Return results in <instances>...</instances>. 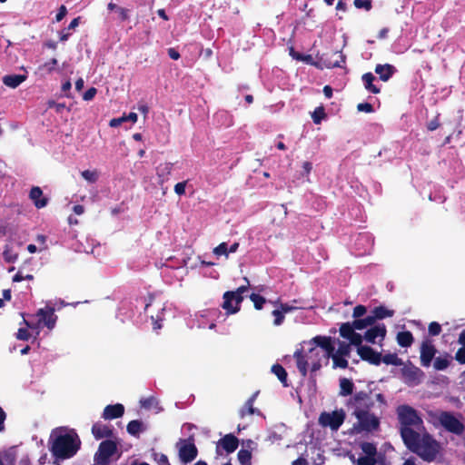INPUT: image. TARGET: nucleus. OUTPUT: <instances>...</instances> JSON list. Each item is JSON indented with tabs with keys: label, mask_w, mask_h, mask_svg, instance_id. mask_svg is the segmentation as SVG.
Listing matches in <instances>:
<instances>
[{
	"label": "nucleus",
	"mask_w": 465,
	"mask_h": 465,
	"mask_svg": "<svg viewBox=\"0 0 465 465\" xmlns=\"http://www.w3.org/2000/svg\"><path fill=\"white\" fill-rule=\"evenodd\" d=\"M450 356L449 354H446L445 357H437L435 358L434 360V363H433V367L436 371H443V370H446L450 363Z\"/></svg>",
	"instance_id": "2f4dec72"
},
{
	"label": "nucleus",
	"mask_w": 465,
	"mask_h": 465,
	"mask_svg": "<svg viewBox=\"0 0 465 465\" xmlns=\"http://www.w3.org/2000/svg\"><path fill=\"white\" fill-rule=\"evenodd\" d=\"M376 458L362 456L358 459L357 465H376Z\"/></svg>",
	"instance_id": "4d7b16f0"
},
{
	"label": "nucleus",
	"mask_w": 465,
	"mask_h": 465,
	"mask_svg": "<svg viewBox=\"0 0 465 465\" xmlns=\"http://www.w3.org/2000/svg\"><path fill=\"white\" fill-rule=\"evenodd\" d=\"M239 439L232 433H228L222 437L216 443V452L222 455L223 451L227 454L234 452L239 446Z\"/></svg>",
	"instance_id": "f8f14e48"
},
{
	"label": "nucleus",
	"mask_w": 465,
	"mask_h": 465,
	"mask_svg": "<svg viewBox=\"0 0 465 465\" xmlns=\"http://www.w3.org/2000/svg\"><path fill=\"white\" fill-rule=\"evenodd\" d=\"M332 341L331 337L330 336H315L312 339V342L316 346L321 347L322 349H325L328 345Z\"/></svg>",
	"instance_id": "e433bc0d"
},
{
	"label": "nucleus",
	"mask_w": 465,
	"mask_h": 465,
	"mask_svg": "<svg viewBox=\"0 0 465 465\" xmlns=\"http://www.w3.org/2000/svg\"><path fill=\"white\" fill-rule=\"evenodd\" d=\"M31 334L26 328H20L16 333V339L20 341H28Z\"/></svg>",
	"instance_id": "13d9d810"
},
{
	"label": "nucleus",
	"mask_w": 465,
	"mask_h": 465,
	"mask_svg": "<svg viewBox=\"0 0 465 465\" xmlns=\"http://www.w3.org/2000/svg\"><path fill=\"white\" fill-rule=\"evenodd\" d=\"M332 55L336 56L337 58H340L341 60L340 61L339 60H335L333 62H331V61H329V62L324 61V64L328 68L340 67L341 66V62H342V63L345 62V57L342 55V54L341 52H333Z\"/></svg>",
	"instance_id": "37998d69"
},
{
	"label": "nucleus",
	"mask_w": 465,
	"mask_h": 465,
	"mask_svg": "<svg viewBox=\"0 0 465 465\" xmlns=\"http://www.w3.org/2000/svg\"><path fill=\"white\" fill-rule=\"evenodd\" d=\"M244 280L246 281L247 285L240 286L235 291H232L237 296V304L242 302L244 299L242 294L246 292L249 288V280L246 277L244 278Z\"/></svg>",
	"instance_id": "c03bdc74"
},
{
	"label": "nucleus",
	"mask_w": 465,
	"mask_h": 465,
	"mask_svg": "<svg viewBox=\"0 0 465 465\" xmlns=\"http://www.w3.org/2000/svg\"><path fill=\"white\" fill-rule=\"evenodd\" d=\"M454 359L460 364H465V347H460L455 353Z\"/></svg>",
	"instance_id": "680f3d73"
},
{
	"label": "nucleus",
	"mask_w": 465,
	"mask_h": 465,
	"mask_svg": "<svg viewBox=\"0 0 465 465\" xmlns=\"http://www.w3.org/2000/svg\"><path fill=\"white\" fill-rule=\"evenodd\" d=\"M92 434L95 440L106 439L112 440L114 437V429L112 426L104 424L102 422H95L92 426Z\"/></svg>",
	"instance_id": "a211bd4d"
},
{
	"label": "nucleus",
	"mask_w": 465,
	"mask_h": 465,
	"mask_svg": "<svg viewBox=\"0 0 465 465\" xmlns=\"http://www.w3.org/2000/svg\"><path fill=\"white\" fill-rule=\"evenodd\" d=\"M355 332L354 327L351 322H344L340 326V335L349 340V338Z\"/></svg>",
	"instance_id": "c9c22d12"
},
{
	"label": "nucleus",
	"mask_w": 465,
	"mask_h": 465,
	"mask_svg": "<svg viewBox=\"0 0 465 465\" xmlns=\"http://www.w3.org/2000/svg\"><path fill=\"white\" fill-rule=\"evenodd\" d=\"M437 420L439 423L448 431L456 435H461L465 430L464 424L458 420L450 411H440Z\"/></svg>",
	"instance_id": "6e6552de"
},
{
	"label": "nucleus",
	"mask_w": 465,
	"mask_h": 465,
	"mask_svg": "<svg viewBox=\"0 0 465 465\" xmlns=\"http://www.w3.org/2000/svg\"><path fill=\"white\" fill-rule=\"evenodd\" d=\"M272 372L277 376L279 381L284 385L287 386V371L279 363H275L272 366Z\"/></svg>",
	"instance_id": "c756f323"
},
{
	"label": "nucleus",
	"mask_w": 465,
	"mask_h": 465,
	"mask_svg": "<svg viewBox=\"0 0 465 465\" xmlns=\"http://www.w3.org/2000/svg\"><path fill=\"white\" fill-rule=\"evenodd\" d=\"M186 183H187L186 181L181 182V183H177L174 185V192H175V193L178 194V195H183L185 193Z\"/></svg>",
	"instance_id": "338daca9"
},
{
	"label": "nucleus",
	"mask_w": 465,
	"mask_h": 465,
	"mask_svg": "<svg viewBox=\"0 0 465 465\" xmlns=\"http://www.w3.org/2000/svg\"><path fill=\"white\" fill-rule=\"evenodd\" d=\"M57 64H58L57 60L55 58H52L48 62H45V64L39 65L38 71L44 72L45 74H51L53 71H54Z\"/></svg>",
	"instance_id": "4c0bfd02"
},
{
	"label": "nucleus",
	"mask_w": 465,
	"mask_h": 465,
	"mask_svg": "<svg viewBox=\"0 0 465 465\" xmlns=\"http://www.w3.org/2000/svg\"><path fill=\"white\" fill-rule=\"evenodd\" d=\"M361 449L364 453V456L369 458H376L377 448L374 443L371 442H362L361 444Z\"/></svg>",
	"instance_id": "72a5a7b5"
},
{
	"label": "nucleus",
	"mask_w": 465,
	"mask_h": 465,
	"mask_svg": "<svg viewBox=\"0 0 465 465\" xmlns=\"http://www.w3.org/2000/svg\"><path fill=\"white\" fill-rule=\"evenodd\" d=\"M349 341L351 345L357 346L359 348L360 346H362V336L360 333L354 332L350 338Z\"/></svg>",
	"instance_id": "5fc2aeb1"
},
{
	"label": "nucleus",
	"mask_w": 465,
	"mask_h": 465,
	"mask_svg": "<svg viewBox=\"0 0 465 465\" xmlns=\"http://www.w3.org/2000/svg\"><path fill=\"white\" fill-rule=\"evenodd\" d=\"M213 253L218 255V256H221V255H228V245L226 242H222L220 243L218 246H216L214 249H213Z\"/></svg>",
	"instance_id": "3c124183"
},
{
	"label": "nucleus",
	"mask_w": 465,
	"mask_h": 465,
	"mask_svg": "<svg viewBox=\"0 0 465 465\" xmlns=\"http://www.w3.org/2000/svg\"><path fill=\"white\" fill-rule=\"evenodd\" d=\"M47 106L48 108H54L56 113H61L65 108V104L50 100L47 102Z\"/></svg>",
	"instance_id": "052dcab7"
},
{
	"label": "nucleus",
	"mask_w": 465,
	"mask_h": 465,
	"mask_svg": "<svg viewBox=\"0 0 465 465\" xmlns=\"http://www.w3.org/2000/svg\"><path fill=\"white\" fill-rule=\"evenodd\" d=\"M38 322L43 323L48 329H53L55 325L57 316L54 314L53 307L46 306L37 312Z\"/></svg>",
	"instance_id": "dca6fc26"
},
{
	"label": "nucleus",
	"mask_w": 465,
	"mask_h": 465,
	"mask_svg": "<svg viewBox=\"0 0 465 465\" xmlns=\"http://www.w3.org/2000/svg\"><path fill=\"white\" fill-rule=\"evenodd\" d=\"M372 313H374L377 320H381L387 317H392L394 315V311L388 310L384 306L381 305L375 307L372 311Z\"/></svg>",
	"instance_id": "7c9ffc66"
},
{
	"label": "nucleus",
	"mask_w": 465,
	"mask_h": 465,
	"mask_svg": "<svg viewBox=\"0 0 465 465\" xmlns=\"http://www.w3.org/2000/svg\"><path fill=\"white\" fill-rule=\"evenodd\" d=\"M259 394V391L254 392L245 402L244 406L240 411V417L244 418L246 415H252L260 413V411L253 407V403Z\"/></svg>",
	"instance_id": "b1692460"
},
{
	"label": "nucleus",
	"mask_w": 465,
	"mask_h": 465,
	"mask_svg": "<svg viewBox=\"0 0 465 465\" xmlns=\"http://www.w3.org/2000/svg\"><path fill=\"white\" fill-rule=\"evenodd\" d=\"M66 14H67V9H66L65 5H62L59 7L58 12L55 16L56 22H60L61 20H63L64 18V16L66 15Z\"/></svg>",
	"instance_id": "774afa93"
},
{
	"label": "nucleus",
	"mask_w": 465,
	"mask_h": 465,
	"mask_svg": "<svg viewBox=\"0 0 465 465\" xmlns=\"http://www.w3.org/2000/svg\"><path fill=\"white\" fill-rule=\"evenodd\" d=\"M257 447V443L252 440H242V448L237 453V458L241 465H251L252 450Z\"/></svg>",
	"instance_id": "4468645a"
},
{
	"label": "nucleus",
	"mask_w": 465,
	"mask_h": 465,
	"mask_svg": "<svg viewBox=\"0 0 465 465\" xmlns=\"http://www.w3.org/2000/svg\"><path fill=\"white\" fill-rule=\"evenodd\" d=\"M3 84L10 88L18 87L23 82L26 80L25 74H6L3 77Z\"/></svg>",
	"instance_id": "a878e982"
},
{
	"label": "nucleus",
	"mask_w": 465,
	"mask_h": 465,
	"mask_svg": "<svg viewBox=\"0 0 465 465\" xmlns=\"http://www.w3.org/2000/svg\"><path fill=\"white\" fill-rule=\"evenodd\" d=\"M82 177L89 183H95L98 180V173L96 171L84 170L81 173Z\"/></svg>",
	"instance_id": "a18cd8bd"
},
{
	"label": "nucleus",
	"mask_w": 465,
	"mask_h": 465,
	"mask_svg": "<svg viewBox=\"0 0 465 465\" xmlns=\"http://www.w3.org/2000/svg\"><path fill=\"white\" fill-rule=\"evenodd\" d=\"M222 308L227 314H234L241 309V303L237 304V296L232 291H227L223 295Z\"/></svg>",
	"instance_id": "f3484780"
},
{
	"label": "nucleus",
	"mask_w": 465,
	"mask_h": 465,
	"mask_svg": "<svg viewBox=\"0 0 465 465\" xmlns=\"http://www.w3.org/2000/svg\"><path fill=\"white\" fill-rule=\"evenodd\" d=\"M97 93V90L95 87H90L83 95V99L84 101H91L94 98L95 94Z\"/></svg>",
	"instance_id": "0e129e2a"
},
{
	"label": "nucleus",
	"mask_w": 465,
	"mask_h": 465,
	"mask_svg": "<svg viewBox=\"0 0 465 465\" xmlns=\"http://www.w3.org/2000/svg\"><path fill=\"white\" fill-rule=\"evenodd\" d=\"M364 87L367 91L371 94H377L381 92V89L373 84V81L376 79L372 73H365L361 76Z\"/></svg>",
	"instance_id": "cd10ccee"
},
{
	"label": "nucleus",
	"mask_w": 465,
	"mask_h": 465,
	"mask_svg": "<svg viewBox=\"0 0 465 465\" xmlns=\"http://www.w3.org/2000/svg\"><path fill=\"white\" fill-rule=\"evenodd\" d=\"M272 314L274 316L273 324L276 326L281 325L284 321V314L283 312L279 310H273Z\"/></svg>",
	"instance_id": "603ef678"
},
{
	"label": "nucleus",
	"mask_w": 465,
	"mask_h": 465,
	"mask_svg": "<svg viewBox=\"0 0 465 465\" xmlns=\"http://www.w3.org/2000/svg\"><path fill=\"white\" fill-rule=\"evenodd\" d=\"M357 353L362 361L372 365H380L381 362V353L376 351L370 346H360L357 348Z\"/></svg>",
	"instance_id": "2eb2a0df"
},
{
	"label": "nucleus",
	"mask_w": 465,
	"mask_h": 465,
	"mask_svg": "<svg viewBox=\"0 0 465 465\" xmlns=\"http://www.w3.org/2000/svg\"><path fill=\"white\" fill-rule=\"evenodd\" d=\"M319 351H316L315 348H312L309 350L308 354L303 352L302 349H299L294 352L293 357L296 360L297 369L302 378L307 376L309 361L312 360L313 356L318 357Z\"/></svg>",
	"instance_id": "9b49d317"
},
{
	"label": "nucleus",
	"mask_w": 465,
	"mask_h": 465,
	"mask_svg": "<svg viewBox=\"0 0 465 465\" xmlns=\"http://www.w3.org/2000/svg\"><path fill=\"white\" fill-rule=\"evenodd\" d=\"M357 109L360 112H365V113H372L374 111L372 104H369V103L359 104L357 105Z\"/></svg>",
	"instance_id": "69168bd1"
},
{
	"label": "nucleus",
	"mask_w": 465,
	"mask_h": 465,
	"mask_svg": "<svg viewBox=\"0 0 465 465\" xmlns=\"http://www.w3.org/2000/svg\"><path fill=\"white\" fill-rule=\"evenodd\" d=\"M402 365L403 367L401 369V372L405 384L413 387L421 383L425 374L419 367L415 366L410 361Z\"/></svg>",
	"instance_id": "1a4fd4ad"
},
{
	"label": "nucleus",
	"mask_w": 465,
	"mask_h": 465,
	"mask_svg": "<svg viewBox=\"0 0 465 465\" xmlns=\"http://www.w3.org/2000/svg\"><path fill=\"white\" fill-rule=\"evenodd\" d=\"M338 356L349 357L351 354V344L346 342H340L339 348L336 351Z\"/></svg>",
	"instance_id": "de8ad7c7"
},
{
	"label": "nucleus",
	"mask_w": 465,
	"mask_h": 465,
	"mask_svg": "<svg viewBox=\"0 0 465 465\" xmlns=\"http://www.w3.org/2000/svg\"><path fill=\"white\" fill-rule=\"evenodd\" d=\"M146 429V425L139 420H133L129 421L126 427L127 432L134 437H139L140 433L145 431Z\"/></svg>",
	"instance_id": "393cba45"
},
{
	"label": "nucleus",
	"mask_w": 465,
	"mask_h": 465,
	"mask_svg": "<svg viewBox=\"0 0 465 465\" xmlns=\"http://www.w3.org/2000/svg\"><path fill=\"white\" fill-rule=\"evenodd\" d=\"M250 300L253 302V306L256 310H262L263 305L266 303V299L257 293H252L250 296Z\"/></svg>",
	"instance_id": "ea45409f"
},
{
	"label": "nucleus",
	"mask_w": 465,
	"mask_h": 465,
	"mask_svg": "<svg viewBox=\"0 0 465 465\" xmlns=\"http://www.w3.org/2000/svg\"><path fill=\"white\" fill-rule=\"evenodd\" d=\"M3 256L6 262H15L18 258V254L14 252L13 250L7 246L3 252Z\"/></svg>",
	"instance_id": "49530a36"
},
{
	"label": "nucleus",
	"mask_w": 465,
	"mask_h": 465,
	"mask_svg": "<svg viewBox=\"0 0 465 465\" xmlns=\"http://www.w3.org/2000/svg\"><path fill=\"white\" fill-rule=\"evenodd\" d=\"M118 14V18L121 22L127 21L130 18L129 13L130 10L122 6H119L116 10Z\"/></svg>",
	"instance_id": "864d4df0"
},
{
	"label": "nucleus",
	"mask_w": 465,
	"mask_h": 465,
	"mask_svg": "<svg viewBox=\"0 0 465 465\" xmlns=\"http://www.w3.org/2000/svg\"><path fill=\"white\" fill-rule=\"evenodd\" d=\"M440 114L438 113L436 116L427 124V129L429 131H435L440 126Z\"/></svg>",
	"instance_id": "8fccbe9b"
},
{
	"label": "nucleus",
	"mask_w": 465,
	"mask_h": 465,
	"mask_svg": "<svg viewBox=\"0 0 465 465\" xmlns=\"http://www.w3.org/2000/svg\"><path fill=\"white\" fill-rule=\"evenodd\" d=\"M381 361L387 365L400 366L403 364L402 360L396 353L381 355Z\"/></svg>",
	"instance_id": "473e14b6"
},
{
	"label": "nucleus",
	"mask_w": 465,
	"mask_h": 465,
	"mask_svg": "<svg viewBox=\"0 0 465 465\" xmlns=\"http://www.w3.org/2000/svg\"><path fill=\"white\" fill-rule=\"evenodd\" d=\"M367 312V309L364 305H357L353 309L352 316L355 319H360V317L363 316Z\"/></svg>",
	"instance_id": "bf43d9fd"
},
{
	"label": "nucleus",
	"mask_w": 465,
	"mask_h": 465,
	"mask_svg": "<svg viewBox=\"0 0 465 465\" xmlns=\"http://www.w3.org/2000/svg\"><path fill=\"white\" fill-rule=\"evenodd\" d=\"M17 447L12 446L0 451V465H14L16 461Z\"/></svg>",
	"instance_id": "5701e85b"
},
{
	"label": "nucleus",
	"mask_w": 465,
	"mask_h": 465,
	"mask_svg": "<svg viewBox=\"0 0 465 465\" xmlns=\"http://www.w3.org/2000/svg\"><path fill=\"white\" fill-rule=\"evenodd\" d=\"M396 341L401 347L408 348L413 343L414 338L410 331H403L397 333Z\"/></svg>",
	"instance_id": "bb28decb"
},
{
	"label": "nucleus",
	"mask_w": 465,
	"mask_h": 465,
	"mask_svg": "<svg viewBox=\"0 0 465 465\" xmlns=\"http://www.w3.org/2000/svg\"><path fill=\"white\" fill-rule=\"evenodd\" d=\"M29 198L32 200L35 206L38 209L45 207L48 203V199L43 196V191L38 186H34L31 189Z\"/></svg>",
	"instance_id": "4be33fe9"
},
{
	"label": "nucleus",
	"mask_w": 465,
	"mask_h": 465,
	"mask_svg": "<svg viewBox=\"0 0 465 465\" xmlns=\"http://www.w3.org/2000/svg\"><path fill=\"white\" fill-rule=\"evenodd\" d=\"M345 412L343 410L334 411L332 412H322L320 415L319 422L323 427H330L332 430H337L344 422Z\"/></svg>",
	"instance_id": "9d476101"
},
{
	"label": "nucleus",
	"mask_w": 465,
	"mask_h": 465,
	"mask_svg": "<svg viewBox=\"0 0 465 465\" xmlns=\"http://www.w3.org/2000/svg\"><path fill=\"white\" fill-rule=\"evenodd\" d=\"M420 360L421 366L426 368L430 367L432 360L434 359L437 353V349L432 343V341L429 339H425L424 341H422L420 344Z\"/></svg>",
	"instance_id": "ddd939ff"
},
{
	"label": "nucleus",
	"mask_w": 465,
	"mask_h": 465,
	"mask_svg": "<svg viewBox=\"0 0 465 465\" xmlns=\"http://www.w3.org/2000/svg\"><path fill=\"white\" fill-rule=\"evenodd\" d=\"M124 413V407L121 403L107 405L103 411L102 417L104 420H114L122 417Z\"/></svg>",
	"instance_id": "aec40b11"
},
{
	"label": "nucleus",
	"mask_w": 465,
	"mask_h": 465,
	"mask_svg": "<svg viewBox=\"0 0 465 465\" xmlns=\"http://www.w3.org/2000/svg\"><path fill=\"white\" fill-rule=\"evenodd\" d=\"M175 447L179 460L183 464L192 462L197 457L198 450L193 438L180 439Z\"/></svg>",
	"instance_id": "0eeeda50"
},
{
	"label": "nucleus",
	"mask_w": 465,
	"mask_h": 465,
	"mask_svg": "<svg viewBox=\"0 0 465 465\" xmlns=\"http://www.w3.org/2000/svg\"><path fill=\"white\" fill-rule=\"evenodd\" d=\"M122 455V450L118 442L114 440H104L100 442L94 454V465H109L116 461Z\"/></svg>",
	"instance_id": "20e7f679"
},
{
	"label": "nucleus",
	"mask_w": 465,
	"mask_h": 465,
	"mask_svg": "<svg viewBox=\"0 0 465 465\" xmlns=\"http://www.w3.org/2000/svg\"><path fill=\"white\" fill-rule=\"evenodd\" d=\"M428 331L431 336H438L441 332V326L437 322H431L429 324Z\"/></svg>",
	"instance_id": "09e8293b"
},
{
	"label": "nucleus",
	"mask_w": 465,
	"mask_h": 465,
	"mask_svg": "<svg viewBox=\"0 0 465 465\" xmlns=\"http://www.w3.org/2000/svg\"><path fill=\"white\" fill-rule=\"evenodd\" d=\"M353 5L356 8H364L370 10L371 8V2L370 0H354Z\"/></svg>",
	"instance_id": "6e6d98bb"
},
{
	"label": "nucleus",
	"mask_w": 465,
	"mask_h": 465,
	"mask_svg": "<svg viewBox=\"0 0 465 465\" xmlns=\"http://www.w3.org/2000/svg\"><path fill=\"white\" fill-rule=\"evenodd\" d=\"M82 441L74 429L65 426L52 430L48 439V449L54 463L69 460L81 449Z\"/></svg>",
	"instance_id": "f257e3e1"
},
{
	"label": "nucleus",
	"mask_w": 465,
	"mask_h": 465,
	"mask_svg": "<svg viewBox=\"0 0 465 465\" xmlns=\"http://www.w3.org/2000/svg\"><path fill=\"white\" fill-rule=\"evenodd\" d=\"M354 384L353 382L347 379V378H341L340 380V395L341 396H349L351 395L353 392Z\"/></svg>",
	"instance_id": "c85d7f7f"
},
{
	"label": "nucleus",
	"mask_w": 465,
	"mask_h": 465,
	"mask_svg": "<svg viewBox=\"0 0 465 465\" xmlns=\"http://www.w3.org/2000/svg\"><path fill=\"white\" fill-rule=\"evenodd\" d=\"M387 330L384 324L372 326L365 332L364 339L370 343H375L377 338L383 340L386 336Z\"/></svg>",
	"instance_id": "6ab92c4d"
},
{
	"label": "nucleus",
	"mask_w": 465,
	"mask_h": 465,
	"mask_svg": "<svg viewBox=\"0 0 465 465\" xmlns=\"http://www.w3.org/2000/svg\"><path fill=\"white\" fill-rule=\"evenodd\" d=\"M34 276L32 274H24L21 271H18V272L13 277L14 282H22L24 280H33Z\"/></svg>",
	"instance_id": "e2e57ef3"
},
{
	"label": "nucleus",
	"mask_w": 465,
	"mask_h": 465,
	"mask_svg": "<svg viewBox=\"0 0 465 465\" xmlns=\"http://www.w3.org/2000/svg\"><path fill=\"white\" fill-rule=\"evenodd\" d=\"M332 367L333 369L340 368V369H346L348 368V361L346 360V357L344 356H338L337 353L332 356Z\"/></svg>",
	"instance_id": "58836bf2"
},
{
	"label": "nucleus",
	"mask_w": 465,
	"mask_h": 465,
	"mask_svg": "<svg viewBox=\"0 0 465 465\" xmlns=\"http://www.w3.org/2000/svg\"><path fill=\"white\" fill-rule=\"evenodd\" d=\"M399 430L403 443L413 440L421 430H425L422 418L419 412L410 405H400L397 410Z\"/></svg>",
	"instance_id": "f03ea898"
},
{
	"label": "nucleus",
	"mask_w": 465,
	"mask_h": 465,
	"mask_svg": "<svg viewBox=\"0 0 465 465\" xmlns=\"http://www.w3.org/2000/svg\"><path fill=\"white\" fill-rule=\"evenodd\" d=\"M357 423L354 424V430L357 432H373L380 429L381 420L378 416L369 411L356 413Z\"/></svg>",
	"instance_id": "423d86ee"
},
{
	"label": "nucleus",
	"mask_w": 465,
	"mask_h": 465,
	"mask_svg": "<svg viewBox=\"0 0 465 465\" xmlns=\"http://www.w3.org/2000/svg\"><path fill=\"white\" fill-rule=\"evenodd\" d=\"M405 446L428 462L433 461L440 450L439 442L426 430L410 440Z\"/></svg>",
	"instance_id": "7ed1b4c3"
},
{
	"label": "nucleus",
	"mask_w": 465,
	"mask_h": 465,
	"mask_svg": "<svg viewBox=\"0 0 465 465\" xmlns=\"http://www.w3.org/2000/svg\"><path fill=\"white\" fill-rule=\"evenodd\" d=\"M374 401L371 391H360L353 394L347 402L348 408L352 409V415L359 412L369 411L373 407Z\"/></svg>",
	"instance_id": "39448f33"
},
{
	"label": "nucleus",
	"mask_w": 465,
	"mask_h": 465,
	"mask_svg": "<svg viewBox=\"0 0 465 465\" xmlns=\"http://www.w3.org/2000/svg\"><path fill=\"white\" fill-rule=\"evenodd\" d=\"M298 302H299L297 300H293L292 303H294V304H292V305H290L288 303H281L280 304V310L283 312V314H285V313L291 312L295 311V310H303V309L308 308L304 304L295 305Z\"/></svg>",
	"instance_id": "f704fd0d"
},
{
	"label": "nucleus",
	"mask_w": 465,
	"mask_h": 465,
	"mask_svg": "<svg viewBox=\"0 0 465 465\" xmlns=\"http://www.w3.org/2000/svg\"><path fill=\"white\" fill-rule=\"evenodd\" d=\"M326 117V114L324 111V108L322 106H319L315 108L312 114V118L313 120V123L316 124H321V122Z\"/></svg>",
	"instance_id": "79ce46f5"
},
{
	"label": "nucleus",
	"mask_w": 465,
	"mask_h": 465,
	"mask_svg": "<svg viewBox=\"0 0 465 465\" xmlns=\"http://www.w3.org/2000/svg\"><path fill=\"white\" fill-rule=\"evenodd\" d=\"M375 73L379 75V78L383 81H389L392 75L397 72L395 66L390 64H377L375 66Z\"/></svg>",
	"instance_id": "412c9836"
},
{
	"label": "nucleus",
	"mask_w": 465,
	"mask_h": 465,
	"mask_svg": "<svg viewBox=\"0 0 465 465\" xmlns=\"http://www.w3.org/2000/svg\"><path fill=\"white\" fill-rule=\"evenodd\" d=\"M151 456L153 457V461L158 463L159 465H170L168 462L167 456L163 453H159L155 451L154 449L151 450Z\"/></svg>",
	"instance_id": "a19ab883"
}]
</instances>
